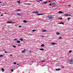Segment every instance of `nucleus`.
Listing matches in <instances>:
<instances>
[{"mask_svg":"<svg viewBox=\"0 0 73 73\" xmlns=\"http://www.w3.org/2000/svg\"><path fill=\"white\" fill-rule=\"evenodd\" d=\"M41 37H44V36H41Z\"/></svg>","mask_w":73,"mask_h":73,"instance_id":"nucleus-46","label":"nucleus"},{"mask_svg":"<svg viewBox=\"0 0 73 73\" xmlns=\"http://www.w3.org/2000/svg\"><path fill=\"white\" fill-rule=\"evenodd\" d=\"M24 50L23 51H22V53H24Z\"/></svg>","mask_w":73,"mask_h":73,"instance_id":"nucleus-37","label":"nucleus"},{"mask_svg":"<svg viewBox=\"0 0 73 73\" xmlns=\"http://www.w3.org/2000/svg\"><path fill=\"white\" fill-rule=\"evenodd\" d=\"M59 39H62V37H61L60 36L59 37Z\"/></svg>","mask_w":73,"mask_h":73,"instance_id":"nucleus-28","label":"nucleus"},{"mask_svg":"<svg viewBox=\"0 0 73 73\" xmlns=\"http://www.w3.org/2000/svg\"><path fill=\"white\" fill-rule=\"evenodd\" d=\"M36 30H32L33 32H35L36 31Z\"/></svg>","mask_w":73,"mask_h":73,"instance_id":"nucleus-25","label":"nucleus"},{"mask_svg":"<svg viewBox=\"0 0 73 73\" xmlns=\"http://www.w3.org/2000/svg\"><path fill=\"white\" fill-rule=\"evenodd\" d=\"M59 24H63V25H64V23H60Z\"/></svg>","mask_w":73,"mask_h":73,"instance_id":"nucleus-13","label":"nucleus"},{"mask_svg":"<svg viewBox=\"0 0 73 73\" xmlns=\"http://www.w3.org/2000/svg\"><path fill=\"white\" fill-rule=\"evenodd\" d=\"M59 13H62V12L61 11H59L58 12Z\"/></svg>","mask_w":73,"mask_h":73,"instance_id":"nucleus-9","label":"nucleus"},{"mask_svg":"<svg viewBox=\"0 0 73 73\" xmlns=\"http://www.w3.org/2000/svg\"><path fill=\"white\" fill-rule=\"evenodd\" d=\"M11 72H13V69H12L11 70Z\"/></svg>","mask_w":73,"mask_h":73,"instance_id":"nucleus-34","label":"nucleus"},{"mask_svg":"<svg viewBox=\"0 0 73 73\" xmlns=\"http://www.w3.org/2000/svg\"><path fill=\"white\" fill-rule=\"evenodd\" d=\"M5 53H7V51H5Z\"/></svg>","mask_w":73,"mask_h":73,"instance_id":"nucleus-36","label":"nucleus"},{"mask_svg":"<svg viewBox=\"0 0 73 73\" xmlns=\"http://www.w3.org/2000/svg\"><path fill=\"white\" fill-rule=\"evenodd\" d=\"M38 3H40V2H39V1H37Z\"/></svg>","mask_w":73,"mask_h":73,"instance_id":"nucleus-48","label":"nucleus"},{"mask_svg":"<svg viewBox=\"0 0 73 73\" xmlns=\"http://www.w3.org/2000/svg\"><path fill=\"white\" fill-rule=\"evenodd\" d=\"M59 19H60L61 20H62V18L61 17L60 18H59Z\"/></svg>","mask_w":73,"mask_h":73,"instance_id":"nucleus-30","label":"nucleus"},{"mask_svg":"<svg viewBox=\"0 0 73 73\" xmlns=\"http://www.w3.org/2000/svg\"><path fill=\"white\" fill-rule=\"evenodd\" d=\"M39 1H42V0H39Z\"/></svg>","mask_w":73,"mask_h":73,"instance_id":"nucleus-47","label":"nucleus"},{"mask_svg":"<svg viewBox=\"0 0 73 73\" xmlns=\"http://www.w3.org/2000/svg\"><path fill=\"white\" fill-rule=\"evenodd\" d=\"M11 56H12V55H11Z\"/></svg>","mask_w":73,"mask_h":73,"instance_id":"nucleus-53","label":"nucleus"},{"mask_svg":"<svg viewBox=\"0 0 73 73\" xmlns=\"http://www.w3.org/2000/svg\"><path fill=\"white\" fill-rule=\"evenodd\" d=\"M39 49L40 50H44V49L43 48H39Z\"/></svg>","mask_w":73,"mask_h":73,"instance_id":"nucleus-11","label":"nucleus"},{"mask_svg":"<svg viewBox=\"0 0 73 73\" xmlns=\"http://www.w3.org/2000/svg\"><path fill=\"white\" fill-rule=\"evenodd\" d=\"M3 57V55H0V57Z\"/></svg>","mask_w":73,"mask_h":73,"instance_id":"nucleus-19","label":"nucleus"},{"mask_svg":"<svg viewBox=\"0 0 73 73\" xmlns=\"http://www.w3.org/2000/svg\"><path fill=\"white\" fill-rule=\"evenodd\" d=\"M25 4H27V3H25Z\"/></svg>","mask_w":73,"mask_h":73,"instance_id":"nucleus-52","label":"nucleus"},{"mask_svg":"<svg viewBox=\"0 0 73 73\" xmlns=\"http://www.w3.org/2000/svg\"><path fill=\"white\" fill-rule=\"evenodd\" d=\"M1 16H3V14H1Z\"/></svg>","mask_w":73,"mask_h":73,"instance_id":"nucleus-40","label":"nucleus"},{"mask_svg":"<svg viewBox=\"0 0 73 73\" xmlns=\"http://www.w3.org/2000/svg\"><path fill=\"white\" fill-rule=\"evenodd\" d=\"M29 53H31V51H29Z\"/></svg>","mask_w":73,"mask_h":73,"instance_id":"nucleus-44","label":"nucleus"},{"mask_svg":"<svg viewBox=\"0 0 73 73\" xmlns=\"http://www.w3.org/2000/svg\"><path fill=\"white\" fill-rule=\"evenodd\" d=\"M52 45H56V43L55 42H52L51 43Z\"/></svg>","mask_w":73,"mask_h":73,"instance_id":"nucleus-4","label":"nucleus"},{"mask_svg":"<svg viewBox=\"0 0 73 73\" xmlns=\"http://www.w3.org/2000/svg\"><path fill=\"white\" fill-rule=\"evenodd\" d=\"M68 63L70 64H73V59L71 58L69 59L68 61Z\"/></svg>","mask_w":73,"mask_h":73,"instance_id":"nucleus-1","label":"nucleus"},{"mask_svg":"<svg viewBox=\"0 0 73 73\" xmlns=\"http://www.w3.org/2000/svg\"><path fill=\"white\" fill-rule=\"evenodd\" d=\"M17 15L18 16H20V13H17Z\"/></svg>","mask_w":73,"mask_h":73,"instance_id":"nucleus-21","label":"nucleus"},{"mask_svg":"<svg viewBox=\"0 0 73 73\" xmlns=\"http://www.w3.org/2000/svg\"><path fill=\"white\" fill-rule=\"evenodd\" d=\"M72 39H73V38H72Z\"/></svg>","mask_w":73,"mask_h":73,"instance_id":"nucleus-54","label":"nucleus"},{"mask_svg":"<svg viewBox=\"0 0 73 73\" xmlns=\"http://www.w3.org/2000/svg\"><path fill=\"white\" fill-rule=\"evenodd\" d=\"M17 43H20V40L17 41Z\"/></svg>","mask_w":73,"mask_h":73,"instance_id":"nucleus-10","label":"nucleus"},{"mask_svg":"<svg viewBox=\"0 0 73 73\" xmlns=\"http://www.w3.org/2000/svg\"><path fill=\"white\" fill-rule=\"evenodd\" d=\"M14 65H16V62H14Z\"/></svg>","mask_w":73,"mask_h":73,"instance_id":"nucleus-31","label":"nucleus"},{"mask_svg":"<svg viewBox=\"0 0 73 73\" xmlns=\"http://www.w3.org/2000/svg\"><path fill=\"white\" fill-rule=\"evenodd\" d=\"M42 62H45V61H42Z\"/></svg>","mask_w":73,"mask_h":73,"instance_id":"nucleus-43","label":"nucleus"},{"mask_svg":"<svg viewBox=\"0 0 73 73\" xmlns=\"http://www.w3.org/2000/svg\"><path fill=\"white\" fill-rule=\"evenodd\" d=\"M18 46H21V45H18Z\"/></svg>","mask_w":73,"mask_h":73,"instance_id":"nucleus-39","label":"nucleus"},{"mask_svg":"<svg viewBox=\"0 0 73 73\" xmlns=\"http://www.w3.org/2000/svg\"><path fill=\"white\" fill-rule=\"evenodd\" d=\"M70 19V18L68 17V18L67 20H68V21H69V19Z\"/></svg>","mask_w":73,"mask_h":73,"instance_id":"nucleus-16","label":"nucleus"},{"mask_svg":"<svg viewBox=\"0 0 73 73\" xmlns=\"http://www.w3.org/2000/svg\"><path fill=\"white\" fill-rule=\"evenodd\" d=\"M58 71H59V70H61V69H59V68H58Z\"/></svg>","mask_w":73,"mask_h":73,"instance_id":"nucleus-38","label":"nucleus"},{"mask_svg":"<svg viewBox=\"0 0 73 73\" xmlns=\"http://www.w3.org/2000/svg\"><path fill=\"white\" fill-rule=\"evenodd\" d=\"M42 32H46V30H43L42 31Z\"/></svg>","mask_w":73,"mask_h":73,"instance_id":"nucleus-17","label":"nucleus"},{"mask_svg":"<svg viewBox=\"0 0 73 73\" xmlns=\"http://www.w3.org/2000/svg\"><path fill=\"white\" fill-rule=\"evenodd\" d=\"M42 14H38L37 15L38 16H40V15H42Z\"/></svg>","mask_w":73,"mask_h":73,"instance_id":"nucleus-23","label":"nucleus"},{"mask_svg":"<svg viewBox=\"0 0 73 73\" xmlns=\"http://www.w3.org/2000/svg\"><path fill=\"white\" fill-rule=\"evenodd\" d=\"M68 7H70V5H68Z\"/></svg>","mask_w":73,"mask_h":73,"instance_id":"nucleus-42","label":"nucleus"},{"mask_svg":"<svg viewBox=\"0 0 73 73\" xmlns=\"http://www.w3.org/2000/svg\"><path fill=\"white\" fill-rule=\"evenodd\" d=\"M44 44H43L41 45V46H42V47H44Z\"/></svg>","mask_w":73,"mask_h":73,"instance_id":"nucleus-18","label":"nucleus"},{"mask_svg":"<svg viewBox=\"0 0 73 73\" xmlns=\"http://www.w3.org/2000/svg\"><path fill=\"white\" fill-rule=\"evenodd\" d=\"M23 22H24V23H27V21H26L25 20H24L23 21Z\"/></svg>","mask_w":73,"mask_h":73,"instance_id":"nucleus-14","label":"nucleus"},{"mask_svg":"<svg viewBox=\"0 0 73 73\" xmlns=\"http://www.w3.org/2000/svg\"><path fill=\"white\" fill-rule=\"evenodd\" d=\"M17 39L15 38L14 39V41H17Z\"/></svg>","mask_w":73,"mask_h":73,"instance_id":"nucleus-26","label":"nucleus"},{"mask_svg":"<svg viewBox=\"0 0 73 73\" xmlns=\"http://www.w3.org/2000/svg\"><path fill=\"white\" fill-rule=\"evenodd\" d=\"M5 13V14H7V13Z\"/></svg>","mask_w":73,"mask_h":73,"instance_id":"nucleus-51","label":"nucleus"},{"mask_svg":"<svg viewBox=\"0 0 73 73\" xmlns=\"http://www.w3.org/2000/svg\"><path fill=\"white\" fill-rule=\"evenodd\" d=\"M13 47H14V48H16V46L13 45Z\"/></svg>","mask_w":73,"mask_h":73,"instance_id":"nucleus-24","label":"nucleus"},{"mask_svg":"<svg viewBox=\"0 0 73 73\" xmlns=\"http://www.w3.org/2000/svg\"><path fill=\"white\" fill-rule=\"evenodd\" d=\"M56 35H60V33L58 32V33H56Z\"/></svg>","mask_w":73,"mask_h":73,"instance_id":"nucleus-8","label":"nucleus"},{"mask_svg":"<svg viewBox=\"0 0 73 73\" xmlns=\"http://www.w3.org/2000/svg\"><path fill=\"white\" fill-rule=\"evenodd\" d=\"M52 17H50L49 19L50 20H51V19H52Z\"/></svg>","mask_w":73,"mask_h":73,"instance_id":"nucleus-3","label":"nucleus"},{"mask_svg":"<svg viewBox=\"0 0 73 73\" xmlns=\"http://www.w3.org/2000/svg\"><path fill=\"white\" fill-rule=\"evenodd\" d=\"M0 3H2L1 2H0Z\"/></svg>","mask_w":73,"mask_h":73,"instance_id":"nucleus-49","label":"nucleus"},{"mask_svg":"<svg viewBox=\"0 0 73 73\" xmlns=\"http://www.w3.org/2000/svg\"><path fill=\"white\" fill-rule=\"evenodd\" d=\"M23 38H21L20 39V40H21V41H23Z\"/></svg>","mask_w":73,"mask_h":73,"instance_id":"nucleus-29","label":"nucleus"},{"mask_svg":"<svg viewBox=\"0 0 73 73\" xmlns=\"http://www.w3.org/2000/svg\"><path fill=\"white\" fill-rule=\"evenodd\" d=\"M19 65V64H17V65Z\"/></svg>","mask_w":73,"mask_h":73,"instance_id":"nucleus-50","label":"nucleus"},{"mask_svg":"<svg viewBox=\"0 0 73 73\" xmlns=\"http://www.w3.org/2000/svg\"><path fill=\"white\" fill-rule=\"evenodd\" d=\"M7 23L8 24L10 23V24H12V23L11 22L8 21L7 22Z\"/></svg>","mask_w":73,"mask_h":73,"instance_id":"nucleus-5","label":"nucleus"},{"mask_svg":"<svg viewBox=\"0 0 73 73\" xmlns=\"http://www.w3.org/2000/svg\"><path fill=\"white\" fill-rule=\"evenodd\" d=\"M16 11H21V9H17L16 10Z\"/></svg>","mask_w":73,"mask_h":73,"instance_id":"nucleus-7","label":"nucleus"},{"mask_svg":"<svg viewBox=\"0 0 73 73\" xmlns=\"http://www.w3.org/2000/svg\"><path fill=\"white\" fill-rule=\"evenodd\" d=\"M1 70L3 72H4V68H1Z\"/></svg>","mask_w":73,"mask_h":73,"instance_id":"nucleus-15","label":"nucleus"},{"mask_svg":"<svg viewBox=\"0 0 73 73\" xmlns=\"http://www.w3.org/2000/svg\"><path fill=\"white\" fill-rule=\"evenodd\" d=\"M17 3H19V4H20V1H18L17 2Z\"/></svg>","mask_w":73,"mask_h":73,"instance_id":"nucleus-20","label":"nucleus"},{"mask_svg":"<svg viewBox=\"0 0 73 73\" xmlns=\"http://www.w3.org/2000/svg\"><path fill=\"white\" fill-rule=\"evenodd\" d=\"M56 70L57 71V70H58V69H56Z\"/></svg>","mask_w":73,"mask_h":73,"instance_id":"nucleus-41","label":"nucleus"},{"mask_svg":"<svg viewBox=\"0 0 73 73\" xmlns=\"http://www.w3.org/2000/svg\"><path fill=\"white\" fill-rule=\"evenodd\" d=\"M51 1H48V2H50Z\"/></svg>","mask_w":73,"mask_h":73,"instance_id":"nucleus-45","label":"nucleus"},{"mask_svg":"<svg viewBox=\"0 0 73 73\" xmlns=\"http://www.w3.org/2000/svg\"><path fill=\"white\" fill-rule=\"evenodd\" d=\"M19 28H21L22 27L21 26H19Z\"/></svg>","mask_w":73,"mask_h":73,"instance_id":"nucleus-32","label":"nucleus"},{"mask_svg":"<svg viewBox=\"0 0 73 73\" xmlns=\"http://www.w3.org/2000/svg\"><path fill=\"white\" fill-rule=\"evenodd\" d=\"M24 52H26L27 51V50L25 49L24 50Z\"/></svg>","mask_w":73,"mask_h":73,"instance_id":"nucleus-33","label":"nucleus"},{"mask_svg":"<svg viewBox=\"0 0 73 73\" xmlns=\"http://www.w3.org/2000/svg\"><path fill=\"white\" fill-rule=\"evenodd\" d=\"M52 5L53 6V7H56L57 5V4L55 3H52Z\"/></svg>","mask_w":73,"mask_h":73,"instance_id":"nucleus-2","label":"nucleus"},{"mask_svg":"<svg viewBox=\"0 0 73 73\" xmlns=\"http://www.w3.org/2000/svg\"><path fill=\"white\" fill-rule=\"evenodd\" d=\"M49 5H50V6H51L52 5V4L51 3H50V4H49Z\"/></svg>","mask_w":73,"mask_h":73,"instance_id":"nucleus-35","label":"nucleus"},{"mask_svg":"<svg viewBox=\"0 0 73 73\" xmlns=\"http://www.w3.org/2000/svg\"><path fill=\"white\" fill-rule=\"evenodd\" d=\"M64 15L65 16H69V15L68 14H64Z\"/></svg>","mask_w":73,"mask_h":73,"instance_id":"nucleus-6","label":"nucleus"},{"mask_svg":"<svg viewBox=\"0 0 73 73\" xmlns=\"http://www.w3.org/2000/svg\"><path fill=\"white\" fill-rule=\"evenodd\" d=\"M34 13H38V12H34Z\"/></svg>","mask_w":73,"mask_h":73,"instance_id":"nucleus-22","label":"nucleus"},{"mask_svg":"<svg viewBox=\"0 0 73 73\" xmlns=\"http://www.w3.org/2000/svg\"><path fill=\"white\" fill-rule=\"evenodd\" d=\"M46 3H48V2L47 1H46V2H44V3L43 4H46Z\"/></svg>","mask_w":73,"mask_h":73,"instance_id":"nucleus-12","label":"nucleus"},{"mask_svg":"<svg viewBox=\"0 0 73 73\" xmlns=\"http://www.w3.org/2000/svg\"><path fill=\"white\" fill-rule=\"evenodd\" d=\"M72 52V51L70 50L69 51V53H71V52Z\"/></svg>","mask_w":73,"mask_h":73,"instance_id":"nucleus-27","label":"nucleus"}]
</instances>
